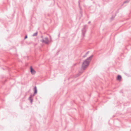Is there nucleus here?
<instances>
[{"mask_svg":"<svg viewBox=\"0 0 131 131\" xmlns=\"http://www.w3.org/2000/svg\"><path fill=\"white\" fill-rule=\"evenodd\" d=\"M93 56V55H92L86 59L83 62L82 64V68L83 70H85L87 67L88 66Z\"/></svg>","mask_w":131,"mask_h":131,"instance_id":"1","label":"nucleus"},{"mask_svg":"<svg viewBox=\"0 0 131 131\" xmlns=\"http://www.w3.org/2000/svg\"><path fill=\"white\" fill-rule=\"evenodd\" d=\"M87 27V26L86 25H84L82 30V36L83 38L85 36V34L86 31V28Z\"/></svg>","mask_w":131,"mask_h":131,"instance_id":"2","label":"nucleus"},{"mask_svg":"<svg viewBox=\"0 0 131 131\" xmlns=\"http://www.w3.org/2000/svg\"><path fill=\"white\" fill-rule=\"evenodd\" d=\"M30 72L32 74H34L36 73V71L32 68V66H31L30 67Z\"/></svg>","mask_w":131,"mask_h":131,"instance_id":"3","label":"nucleus"},{"mask_svg":"<svg viewBox=\"0 0 131 131\" xmlns=\"http://www.w3.org/2000/svg\"><path fill=\"white\" fill-rule=\"evenodd\" d=\"M45 43L48 44H49V41L48 38L47 37H46L45 38Z\"/></svg>","mask_w":131,"mask_h":131,"instance_id":"4","label":"nucleus"},{"mask_svg":"<svg viewBox=\"0 0 131 131\" xmlns=\"http://www.w3.org/2000/svg\"><path fill=\"white\" fill-rule=\"evenodd\" d=\"M34 94H36L37 93V88L36 86H35L34 88Z\"/></svg>","mask_w":131,"mask_h":131,"instance_id":"5","label":"nucleus"},{"mask_svg":"<svg viewBox=\"0 0 131 131\" xmlns=\"http://www.w3.org/2000/svg\"><path fill=\"white\" fill-rule=\"evenodd\" d=\"M117 80H118L120 81L121 80L122 77L121 75H118L117 77Z\"/></svg>","mask_w":131,"mask_h":131,"instance_id":"6","label":"nucleus"},{"mask_svg":"<svg viewBox=\"0 0 131 131\" xmlns=\"http://www.w3.org/2000/svg\"><path fill=\"white\" fill-rule=\"evenodd\" d=\"M38 34L37 32H36L33 35H32V36L33 37L36 36H37Z\"/></svg>","mask_w":131,"mask_h":131,"instance_id":"7","label":"nucleus"},{"mask_svg":"<svg viewBox=\"0 0 131 131\" xmlns=\"http://www.w3.org/2000/svg\"><path fill=\"white\" fill-rule=\"evenodd\" d=\"M129 2V0H127L123 2V4L126 3H128Z\"/></svg>","mask_w":131,"mask_h":131,"instance_id":"8","label":"nucleus"},{"mask_svg":"<svg viewBox=\"0 0 131 131\" xmlns=\"http://www.w3.org/2000/svg\"><path fill=\"white\" fill-rule=\"evenodd\" d=\"M116 14H115L114 16V15L112 16L111 17V19L112 20L115 17V16H116Z\"/></svg>","mask_w":131,"mask_h":131,"instance_id":"9","label":"nucleus"},{"mask_svg":"<svg viewBox=\"0 0 131 131\" xmlns=\"http://www.w3.org/2000/svg\"><path fill=\"white\" fill-rule=\"evenodd\" d=\"M35 94L34 93L33 95H30V97H29L30 98H32L35 95Z\"/></svg>","mask_w":131,"mask_h":131,"instance_id":"10","label":"nucleus"},{"mask_svg":"<svg viewBox=\"0 0 131 131\" xmlns=\"http://www.w3.org/2000/svg\"><path fill=\"white\" fill-rule=\"evenodd\" d=\"M41 41L42 43H45V40L43 39H42V40H41Z\"/></svg>","mask_w":131,"mask_h":131,"instance_id":"11","label":"nucleus"},{"mask_svg":"<svg viewBox=\"0 0 131 131\" xmlns=\"http://www.w3.org/2000/svg\"><path fill=\"white\" fill-rule=\"evenodd\" d=\"M30 101V103H32V102L33 101V99H31Z\"/></svg>","mask_w":131,"mask_h":131,"instance_id":"12","label":"nucleus"},{"mask_svg":"<svg viewBox=\"0 0 131 131\" xmlns=\"http://www.w3.org/2000/svg\"><path fill=\"white\" fill-rule=\"evenodd\" d=\"M80 13L82 15V10H80Z\"/></svg>","mask_w":131,"mask_h":131,"instance_id":"13","label":"nucleus"},{"mask_svg":"<svg viewBox=\"0 0 131 131\" xmlns=\"http://www.w3.org/2000/svg\"><path fill=\"white\" fill-rule=\"evenodd\" d=\"M27 38V35H26L25 36V38H24V39H25L26 38Z\"/></svg>","mask_w":131,"mask_h":131,"instance_id":"14","label":"nucleus"},{"mask_svg":"<svg viewBox=\"0 0 131 131\" xmlns=\"http://www.w3.org/2000/svg\"><path fill=\"white\" fill-rule=\"evenodd\" d=\"M86 56H87V55H86V54H85V55H84L83 56V58H84V57H86Z\"/></svg>","mask_w":131,"mask_h":131,"instance_id":"15","label":"nucleus"},{"mask_svg":"<svg viewBox=\"0 0 131 131\" xmlns=\"http://www.w3.org/2000/svg\"><path fill=\"white\" fill-rule=\"evenodd\" d=\"M89 51H88L85 54L87 55L89 53Z\"/></svg>","mask_w":131,"mask_h":131,"instance_id":"16","label":"nucleus"},{"mask_svg":"<svg viewBox=\"0 0 131 131\" xmlns=\"http://www.w3.org/2000/svg\"><path fill=\"white\" fill-rule=\"evenodd\" d=\"M32 99V98H30V97H29V98H28V99L30 100V101L31 99Z\"/></svg>","mask_w":131,"mask_h":131,"instance_id":"17","label":"nucleus"},{"mask_svg":"<svg viewBox=\"0 0 131 131\" xmlns=\"http://www.w3.org/2000/svg\"><path fill=\"white\" fill-rule=\"evenodd\" d=\"M91 23V22L90 21H89L88 22V24H90Z\"/></svg>","mask_w":131,"mask_h":131,"instance_id":"18","label":"nucleus"},{"mask_svg":"<svg viewBox=\"0 0 131 131\" xmlns=\"http://www.w3.org/2000/svg\"><path fill=\"white\" fill-rule=\"evenodd\" d=\"M50 36V39L51 40V37L50 36Z\"/></svg>","mask_w":131,"mask_h":131,"instance_id":"19","label":"nucleus"},{"mask_svg":"<svg viewBox=\"0 0 131 131\" xmlns=\"http://www.w3.org/2000/svg\"><path fill=\"white\" fill-rule=\"evenodd\" d=\"M79 5L80 4V3H79Z\"/></svg>","mask_w":131,"mask_h":131,"instance_id":"20","label":"nucleus"},{"mask_svg":"<svg viewBox=\"0 0 131 131\" xmlns=\"http://www.w3.org/2000/svg\"><path fill=\"white\" fill-rule=\"evenodd\" d=\"M41 37H42V36H41Z\"/></svg>","mask_w":131,"mask_h":131,"instance_id":"21","label":"nucleus"},{"mask_svg":"<svg viewBox=\"0 0 131 131\" xmlns=\"http://www.w3.org/2000/svg\"><path fill=\"white\" fill-rule=\"evenodd\" d=\"M123 4L122 5H123Z\"/></svg>","mask_w":131,"mask_h":131,"instance_id":"22","label":"nucleus"}]
</instances>
